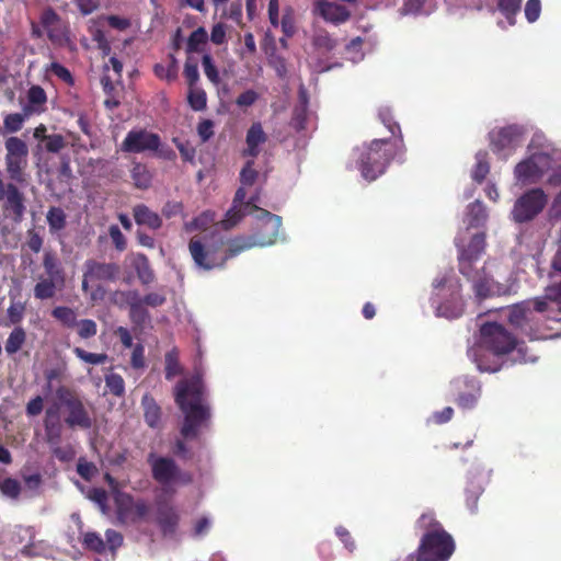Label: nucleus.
Returning <instances> with one entry per match:
<instances>
[{
    "mask_svg": "<svg viewBox=\"0 0 561 561\" xmlns=\"http://www.w3.org/2000/svg\"><path fill=\"white\" fill-rule=\"evenodd\" d=\"M21 484L16 479L13 478H5L0 483V491L3 495L12 499L18 500L21 494Z\"/></svg>",
    "mask_w": 561,
    "mask_h": 561,
    "instance_id": "obj_53",
    "label": "nucleus"
},
{
    "mask_svg": "<svg viewBox=\"0 0 561 561\" xmlns=\"http://www.w3.org/2000/svg\"><path fill=\"white\" fill-rule=\"evenodd\" d=\"M28 115L30 114H26L25 112L23 114L22 113L8 114L3 119V126H4L5 130L9 133H16V131L21 130L23 127V123Z\"/></svg>",
    "mask_w": 561,
    "mask_h": 561,
    "instance_id": "obj_52",
    "label": "nucleus"
},
{
    "mask_svg": "<svg viewBox=\"0 0 561 561\" xmlns=\"http://www.w3.org/2000/svg\"><path fill=\"white\" fill-rule=\"evenodd\" d=\"M527 152H545L547 156H554L561 159V151L556 149L541 131H536L527 147Z\"/></svg>",
    "mask_w": 561,
    "mask_h": 561,
    "instance_id": "obj_26",
    "label": "nucleus"
},
{
    "mask_svg": "<svg viewBox=\"0 0 561 561\" xmlns=\"http://www.w3.org/2000/svg\"><path fill=\"white\" fill-rule=\"evenodd\" d=\"M489 214L485 205L477 199L466 210V221L471 227H482L488 220Z\"/></svg>",
    "mask_w": 561,
    "mask_h": 561,
    "instance_id": "obj_27",
    "label": "nucleus"
},
{
    "mask_svg": "<svg viewBox=\"0 0 561 561\" xmlns=\"http://www.w3.org/2000/svg\"><path fill=\"white\" fill-rule=\"evenodd\" d=\"M4 147L5 154V169L11 180L22 183L25 181L24 168L27 164L28 148L24 140L19 137H9Z\"/></svg>",
    "mask_w": 561,
    "mask_h": 561,
    "instance_id": "obj_14",
    "label": "nucleus"
},
{
    "mask_svg": "<svg viewBox=\"0 0 561 561\" xmlns=\"http://www.w3.org/2000/svg\"><path fill=\"white\" fill-rule=\"evenodd\" d=\"M522 0H497V10L505 18L507 25L515 24V18L520 11Z\"/></svg>",
    "mask_w": 561,
    "mask_h": 561,
    "instance_id": "obj_35",
    "label": "nucleus"
},
{
    "mask_svg": "<svg viewBox=\"0 0 561 561\" xmlns=\"http://www.w3.org/2000/svg\"><path fill=\"white\" fill-rule=\"evenodd\" d=\"M526 134L524 125L494 127L489 131V146L494 154L506 160L523 145Z\"/></svg>",
    "mask_w": 561,
    "mask_h": 561,
    "instance_id": "obj_9",
    "label": "nucleus"
},
{
    "mask_svg": "<svg viewBox=\"0 0 561 561\" xmlns=\"http://www.w3.org/2000/svg\"><path fill=\"white\" fill-rule=\"evenodd\" d=\"M134 267L142 285H149L154 280V273L147 255L138 254Z\"/></svg>",
    "mask_w": 561,
    "mask_h": 561,
    "instance_id": "obj_34",
    "label": "nucleus"
},
{
    "mask_svg": "<svg viewBox=\"0 0 561 561\" xmlns=\"http://www.w3.org/2000/svg\"><path fill=\"white\" fill-rule=\"evenodd\" d=\"M207 41L208 34L205 27H197L187 38L186 53L192 54L203 51V46L207 43Z\"/></svg>",
    "mask_w": 561,
    "mask_h": 561,
    "instance_id": "obj_37",
    "label": "nucleus"
},
{
    "mask_svg": "<svg viewBox=\"0 0 561 561\" xmlns=\"http://www.w3.org/2000/svg\"><path fill=\"white\" fill-rule=\"evenodd\" d=\"M26 341V332L22 327L14 328L5 341V352L9 355L18 353Z\"/></svg>",
    "mask_w": 561,
    "mask_h": 561,
    "instance_id": "obj_36",
    "label": "nucleus"
},
{
    "mask_svg": "<svg viewBox=\"0 0 561 561\" xmlns=\"http://www.w3.org/2000/svg\"><path fill=\"white\" fill-rule=\"evenodd\" d=\"M153 72L157 78L161 80H165L167 82H173L178 78L179 66L178 60L174 55H169V64L165 66L163 64H156L153 67Z\"/></svg>",
    "mask_w": 561,
    "mask_h": 561,
    "instance_id": "obj_32",
    "label": "nucleus"
},
{
    "mask_svg": "<svg viewBox=\"0 0 561 561\" xmlns=\"http://www.w3.org/2000/svg\"><path fill=\"white\" fill-rule=\"evenodd\" d=\"M130 178L136 188L148 190L152 183V173L145 163L134 162Z\"/></svg>",
    "mask_w": 561,
    "mask_h": 561,
    "instance_id": "obj_28",
    "label": "nucleus"
},
{
    "mask_svg": "<svg viewBox=\"0 0 561 561\" xmlns=\"http://www.w3.org/2000/svg\"><path fill=\"white\" fill-rule=\"evenodd\" d=\"M147 461L151 467L153 480L161 485L170 484L179 477L180 469L170 457L157 456L154 453H150Z\"/></svg>",
    "mask_w": 561,
    "mask_h": 561,
    "instance_id": "obj_17",
    "label": "nucleus"
},
{
    "mask_svg": "<svg viewBox=\"0 0 561 561\" xmlns=\"http://www.w3.org/2000/svg\"><path fill=\"white\" fill-rule=\"evenodd\" d=\"M481 342L477 347H470L468 350V356L477 363L479 370L481 371H496L499 367H492L483 362V350L490 351L496 356L505 355L513 352V360L515 363L525 364L533 363L536 357L533 355H526V347L519 344L516 339L499 323H485L480 329Z\"/></svg>",
    "mask_w": 561,
    "mask_h": 561,
    "instance_id": "obj_2",
    "label": "nucleus"
},
{
    "mask_svg": "<svg viewBox=\"0 0 561 561\" xmlns=\"http://www.w3.org/2000/svg\"><path fill=\"white\" fill-rule=\"evenodd\" d=\"M206 389L203 377L195 373L191 378L181 379L174 388V400L184 419L181 435L185 439H195L210 423V407L205 403Z\"/></svg>",
    "mask_w": 561,
    "mask_h": 561,
    "instance_id": "obj_1",
    "label": "nucleus"
},
{
    "mask_svg": "<svg viewBox=\"0 0 561 561\" xmlns=\"http://www.w3.org/2000/svg\"><path fill=\"white\" fill-rule=\"evenodd\" d=\"M547 308V301L540 298L516 304L510 309L508 321L530 340L547 339L548 336L538 328L539 319L537 318V312L541 313L546 311Z\"/></svg>",
    "mask_w": 561,
    "mask_h": 561,
    "instance_id": "obj_4",
    "label": "nucleus"
},
{
    "mask_svg": "<svg viewBox=\"0 0 561 561\" xmlns=\"http://www.w3.org/2000/svg\"><path fill=\"white\" fill-rule=\"evenodd\" d=\"M267 141V135L263 130L262 124L253 123L247 131L245 144L247 148L242 150V157H250L252 159L260 154V146Z\"/></svg>",
    "mask_w": 561,
    "mask_h": 561,
    "instance_id": "obj_22",
    "label": "nucleus"
},
{
    "mask_svg": "<svg viewBox=\"0 0 561 561\" xmlns=\"http://www.w3.org/2000/svg\"><path fill=\"white\" fill-rule=\"evenodd\" d=\"M202 65L207 79L214 84H218L220 81L219 72L214 64L213 57L209 54H205L203 56Z\"/></svg>",
    "mask_w": 561,
    "mask_h": 561,
    "instance_id": "obj_56",
    "label": "nucleus"
},
{
    "mask_svg": "<svg viewBox=\"0 0 561 561\" xmlns=\"http://www.w3.org/2000/svg\"><path fill=\"white\" fill-rule=\"evenodd\" d=\"M472 288L479 298H485L491 295L505 294L506 290H502L492 279L480 278L473 282Z\"/></svg>",
    "mask_w": 561,
    "mask_h": 561,
    "instance_id": "obj_39",
    "label": "nucleus"
},
{
    "mask_svg": "<svg viewBox=\"0 0 561 561\" xmlns=\"http://www.w3.org/2000/svg\"><path fill=\"white\" fill-rule=\"evenodd\" d=\"M43 267L47 277L39 278L34 286V296L39 300L51 299L58 290L65 287L66 283V273L56 252L45 251Z\"/></svg>",
    "mask_w": 561,
    "mask_h": 561,
    "instance_id": "obj_7",
    "label": "nucleus"
},
{
    "mask_svg": "<svg viewBox=\"0 0 561 561\" xmlns=\"http://www.w3.org/2000/svg\"><path fill=\"white\" fill-rule=\"evenodd\" d=\"M187 102L192 110L204 111L207 106L206 92L197 85L188 87Z\"/></svg>",
    "mask_w": 561,
    "mask_h": 561,
    "instance_id": "obj_43",
    "label": "nucleus"
},
{
    "mask_svg": "<svg viewBox=\"0 0 561 561\" xmlns=\"http://www.w3.org/2000/svg\"><path fill=\"white\" fill-rule=\"evenodd\" d=\"M108 234L111 237V240L115 247V249L119 252H123L127 248V240L123 232L121 231L119 227L116 225H112L108 228Z\"/></svg>",
    "mask_w": 561,
    "mask_h": 561,
    "instance_id": "obj_59",
    "label": "nucleus"
},
{
    "mask_svg": "<svg viewBox=\"0 0 561 561\" xmlns=\"http://www.w3.org/2000/svg\"><path fill=\"white\" fill-rule=\"evenodd\" d=\"M49 70L59 79H61L64 82L68 84L73 83V77L71 72L61 64L59 62H51Z\"/></svg>",
    "mask_w": 561,
    "mask_h": 561,
    "instance_id": "obj_64",
    "label": "nucleus"
},
{
    "mask_svg": "<svg viewBox=\"0 0 561 561\" xmlns=\"http://www.w3.org/2000/svg\"><path fill=\"white\" fill-rule=\"evenodd\" d=\"M51 316L67 329H73L78 322L77 312L70 307H55L51 310Z\"/></svg>",
    "mask_w": 561,
    "mask_h": 561,
    "instance_id": "obj_40",
    "label": "nucleus"
},
{
    "mask_svg": "<svg viewBox=\"0 0 561 561\" xmlns=\"http://www.w3.org/2000/svg\"><path fill=\"white\" fill-rule=\"evenodd\" d=\"M130 366L134 369H142L146 366L145 347L138 343L134 346L130 357Z\"/></svg>",
    "mask_w": 561,
    "mask_h": 561,
    "instance_id": "obj_61",
    "label": "nucleus"
},
{
    "mask_svg": "<svg viewBox=\"0 0 561 561\" xmlns=\"http://www.w3.org/2000/svg\"><path fill=\"white\" fill-rule=\"evenodd\" d=\"M105 387L108 392L115 397L125 394V381L119 374L111 373L105 376Z\"/></svg>",
    "mask_w": 561,
    "mask_h": 561,
    "instance_id": "obj_45",
    "label": "nucleus"
},
{
    "mask_svg": "<svg viewBox=\"0 0 561 561\" xmlns=\"http://www.w3.org/2000/svg\"><path fill=\"white\" fill-rule=\"evenodd\" d=\"M485 247V236L483 232H479L472 236L470 242L463 250L461 259L466 261H473L478 259Z\"/></svg>",
    "mask_w": 561,
    "mask_h": 561,
    "instance_id": "obj_33",
    "label": "nucleus"
},
{
    "mask_svg": "<svg viewBox=\"0 0 561 561\" xmlns=\"http://www.w3.org/2000/svg\"><path fill=\"white\" fill-rule=\"evenodd\" d=\"M225 242L220 236L193 237L188 242V251L195 265L204 271L222 268L227 257H224Z\"/></svg>",
    "mask_w": 561,
    "mask_h": 561,
    "instance_id": "obj_5",
    "label": "nucleus"
},
{
    "mask_svg": "<svg viewBox=\"0 0 561 561\" xmlns=\"http://www.w3.org/2000/svg\"><path fill=\"white\" fill-rule=\"evenodd\" d=\"M141 405L146 423L152 428L157 427L161 419V409L156 400L151 396L145 394L141 399Z\"/></svg>",
    "mask_w": 561,
    "mask_h": 561,
    "instance_id": "obj_30",
    "label": "nucleus"
},
{
    "mask_svg": "<svg viewBox=\"0 0 561 561\" xmlns=\"http://www.w3.org/2000/svg\"><path fill=\"white\" fill-rule=\"evenodd\" d=\"M50 232H58L66 228L67 216L62 208L51 206L46 215Z\"/></svg>",
    "mask_w": 561,
    "mask_h": 561,
    "instance_id": "obj_38",
    "label": "nucleus"
},
{
    "mask_svg": "<svg viewBox=\"0 0 561 561\" xmlns=\"http://www.w3.org/2000/svg\"><path fill=\"white\" fill-rule=\"evenodd\" d=\"M257 245L253 236L250 237H236L228 242V248L225 251L224 257H227V261L240 254L241 252L249 250L253 247Z\"/></svg>",
    "mask_w": 561,
    "mask_h": 561,
    "instance_id": "obj_31",
    "label": "nucleus"
},
{
    "mask_svg": "<svg viewBox=\"0 0 561 561\" xmlns=\"http://www.w3.org/2000/svg\"><path fill=\"white\" fill-rule=\"evenodd\" d=\"M248 214L250 213L247 208L232 204L227 210L225 218L220 221V226L225 230H229L237 226Z\"/></svg>",
    "mask_w": 561,
    "mask_h": 561,
    "instance_id": "obj_41",
    "label": "nucleus"
},
{
    "mask_svg": "<svg viewBox=\"0 0 561 561\" xmlns=\"http://www.w3.org/2000/svg\"><path fill=\"white\" fill-rule=\"evenodd\" d=\"M257 218L260 220V225L253 234L257 245L266 247L275 243L282 227V217L272 214L266 209H260V215H257Z\"/></svg>",
    "mask_w": 561,
    "mask_h": 561,
    "instance_id": "obj_16",
    "label": "nucleus"
},
{
    "mask_svg": "<svg viewBox=\"0 0 561 561\" xmlns=\"http://www.w3.org/2000/svg\"><path fill=\"white\" fill-rule=\"evenodd\" d=\"M56 394L60 404L66 409L67 416L65 417V423L69 427L88 430L92 426V419L83 401L75 391L60 387L57 389Z\"/></svg>",
    "mask_w": 561,
    "mask_h": 561,
    "instance_id": "obj_13",
    "label": "nucleus"
},
{
    "mask_svg": "<svg viewBox=\"0 0 561 561\" xmlns=\"http://www.w3.org/2000/svg\"><path fill=\"white\" fill-rule=\"evenodd\" d=\"M282 32L286 37H293L296 33L295 11L291 7H286L279 21Z\"/></svg>",
    "mask_w": 561,
    "mask_h": 561,
    "instance_id": "obj_48",
    "label": "nucleus"
},
{
    "mask_svg": "<svg viewBox=\"0 0 561 561\" xmlns=\"http://www.w3.org/2000/svg\"><path fill=\"white\" fill-rule=\"evenodd\" d=\"M490 158L486 150H479L474 154V163L470 170V176L473 182L481 184L490 173Z\"/></svg>",
    "mask_w": 561,
    "mask_h": 561,
    "instance_id": "obj_25",
    "label": "nucleus"
},
{
    "mask_svg": "<svg viewBox=\"0 0 561 561\" xmlns=\"http://www.w3.org/2000/svg\"><path fill=\"white\" fill-rule=\"evenodd\" d=\"M490 473L481 465L474 466L468 473V485L466 488L467 506L471 512L477 507V501L483 491L484 484L489 481Z\"/></svg>",
    "mask_w": 561,
    "mask_h": 561,
    "instance_id": "obj_18",
    "label": "nucleus"
},
{
    "mask_svg": "<svg viewBox=\"0 0 561 561\" xmlns=\"http://www.w3.org/2000/svg\"><path fill=\"white\" fill-rule=\"evenodd\" d=\"M307 118L308 107L307 102L305 101L294 108L293 116L290 119V126L297 131L304 130L306 128Z\"/></svg>",
    "mask_w": 561,
    "mask_h": 561,
    "instance_id": "obj_47",
    "label": "nucleus"
},
{
    "mask_svg": "<svg viewBox=\"0 0 561 561\" xmlns=\"http://www.w3.org/2000/svg\"><path fill=\"white\" fill-rule=\"evenodd\" d=\"M84 271L87 277L93 278L94 282H115L121 273V267L117 263L89 259L84 262Z\"/></svg>",
    "mask_w": 561,
    "mask_h": 561,
    "instance_id": "obj_19",
    "label": "nucleus"
},
{
    "mask_svg": "<svg viewBox=\"0 0 561 561\" xmlns=\"http://www.w3.org/2000/svg\"><path fill=\"white\" fill-rule=\"evenodd\" d=\"M116 517L121 524L136 525L145 520L150 511L151 505L144 499H135L126 492H117L114 496Z\"/></svg>",
    "mask_w": 561,
    "mask_h": 561,
    "instance_id": "obj_12",
    "label": "nucleus"
},
{
    "mask_svg": "<svg viewBox=\"0 0 561 561\" xmlns=\"http://www.w3.org/2000/svg\"><path fill=\"white\" fill-rule=\"evenodd\" d=\"M183 75L188 87H194L199 80L198 66L196 61H192L190 58L185 61Z\"/></svg>",
    "mask_w": 561,
    "mask_h": 561,
    "instance_id": "obj_57",
    "label": "nucleus"
},
{
    "mask_svg": "<svg viewBox=\"0 0 561 561\" xmlns=\"http://www.w3.org/2000/svg\"><path fill=\"white\" fill-rule=\"evenodd\" d=\"M145 306V302L139 298V300L129 308V317L133 322L140 324L148 318L149 314Z\"/></svg>",
    "mask_w": 561,
    "mask_h": 561,
    "instance_id": "obj_58",
    "label": "nucleus"
},
{
    "mask_svg": "<svg viewBox=\"0 0 561 561\" xmlns=\"http://www.w3.org/2000/svg\"><path fill=\"white\" fill-rule=\"evenodd\" d=\"M0 201H4L2 205L4 218L14 224L22 222L26 211L25 196L15 184H4L0 179Z\"/></svg>",
    "mask_w": 561,
    "mask_h": 561,
    "instance_id": "obj_15",
    "label": "nucleus"
},
{
    "mask_svg": "<svg viewBox=\"0 0 561 561\" xmlns=\"http://www.w3.org/2000/svg\"><path fill=\"white\" fill-rule=\"evenodd\" d=\"M139 293L137 290H116L113 294V302L119 308L128 306L129 308L139 300Z\"/></svg>",
    "mask_w": 561,
    "mask_h": 561,
    "instance_id": "obj_46",
    "label": "nucleus"
},
{
    "mask_svg": "<svg viewBox=\"0 0 561 561\" xmlns=\"http://www.w3.org/2000/svg\"><path fill=\"white\" fill-rule=\"evenodd\" d=\"M541 12L540 0H528L525 5V18L529 23L536 22Z\"/></svg>",
    "mask_w": 561,
    "mask_h": 561,
    "instance_id": "obj_62",
    "label": "nucleus"
},
{
    "mask_svg": "<svg viewBox=\"0 0 561 561\" xmlns=\"http://www.w3.org/2000/svg\"><path fill=\"white\" fill-rule=\"evenodd\" d=\"M72 352L79 359L91 365L104 364L108 358L105 353H90L81 347H75Z\"/></svg>",
    "mask_w": 561,
    "mask_h": 561,
    "instance_id": "obj_49",
    "label": "nucleus"
},
{
    "mask_svg": "<svg viewBox=\"0 0 561 561\" xmlns=\"http://www.w3.org/2000/svg\"><path fill=\"white\" fill-rule=\"evenodd\" d=\"M7 312L10 322L12 324H19L23 320L25 306L22 302L11 304Z\"/></svg>",
    "mask_w": 561,
    "mask_h": 561,
    "instance_id": "obj_63",
    "label": "nucleus"
},
{
    "mask_svg": "<svg viewBox=\"0 0 561 561\" xmlns=\"http://www.w3.org/2000/svg\"><path fill=\"white\" fill-rule=\"evenodd\" d=\"M121 150L127 153L154 152L165 160H173L176 157L173 149L162 145L158 134L144 128L129 130L121 145Z\"/></svg>",
    "mask_w": 561,
    "mask_h": 561,
    "instance_id": "obj_6",
    "label": "nucleus"
},
{
    "mask_svg": "<svg viewBox=\"0 0 561 561\" xmlns=\"http://www.w3.org/2000/svg\"><path fill=\"white\" fill-rule=\"evenodd\" d=\"M466 387L468 391L458 398V405L471 408L477 403L480 397V385L476 379H469L466 381Z\"/></svg>",
    "mask_w": 561,
    "mask_h": 561,
    "instance_id": "obj_42",
    "label": "nucleus"
},
{
    "mask_svg": "<svg viewBox=\"0 0 561 561\" xmlns=\"http://www.w3.org/2000/svg\"><path fill=\"white\" fill-rule=\"evenodd\" d=\"M165 378L171 380L176 375L182 373L176 351H171L165 354Z\"/></svg>",
    "mask_w": 561,
    "mask_h": 561,
    "instance_id": "obj_51",
    "label": "nucleus"
},
{
    "mask_svg": "<svg viewBox=\"0 0 561 561\" xmlns=\"http://www.w3.org/2000/svg\"><path fill=\"white\" fill-rule=\"evenodd\" d=\"M45 439L49 446L59 445L61 442V425L56 409L49 408L46 410V417L44 420Z\"/></svg>",
    "mask_w": 561,
    "mask_h": 561,
    "instance_id": "obj_23",
    "label": "nucleus"
},
{
    "mask_svg": "<svg viewBox=\"0 0 561 561\" xmlns=\"http://www.w3.org/2000/svg\"><path fill=\"white\" fill-rule=\"evenodd\" d=\"M312 45L316 49L330 53L336 47V41L325 30H319L312 37Z\"/></svg>",
    "mask_w": 561,
    "mask_h": 561,
    "instance_id": "obj_44",
    "label": "nucleus"
},
{
    "mask_svg": "<svg viewBox=\"0 0 561 561\" xmlns=\"http://www.w3.org/2000/svg\"><path fill=\"white\" fill-rule=\"evenodd\" d=\"M417 525L425 529L415 552L410 553L404 561H448L454 552V539L446 533L431 514H423Z\"/></svg>",
    "mask_w": 561,
    "mask_h": 561,
    "instance_id": "obj_3",
    "label": "nucleus"
},
{
    "mask_svg": "<svg viewBox=\"0 0 561 561\" xmlns=\"http://www.w3.org/2000/svg\"><path fill=\"white\" fill-rule=\"evenodd\" d=\"M388 142V139H374L359 154L358 169L367 181H375L383 174L392 160V152L385 148Z\"/></svg>",
    "mask_w": 561,
    "mask_h": 561,
    "instance_id": "obj_8",
    "label": "nucleus"
},
{
    "mask_svg": "<svg viewBox=\"0 0 561 561\" xmlns=\"http://www.w3.org/2000/svg\"><path fill=\"white\" fill-rule=\"evenodd\" d=\"M83 546L96 553H103L105 551V542L102 537L93 531H89L83 536Z\"/></svg>",
    "mask_w": 561,
    "mask_h": 561,
    "instance_id": "obj_54",
    "label": "nucleus"
},
{
    "mask_svg": "<svg viewBox=\"0 0 561 561\" xmlns=\"http://www.w3.org/2000/svg\"><path fill=\"white\" fill-rule=\"evenodd\" d=\"M77 334L82 340L94 337L98 333V324L92 319H82L77 322Z\"/></svg>",
    "mask_w": 561,
    "mask_h": 561,
    "instance_id": "obj_50",
    "label": "nucleus"
},
{
    "mask_svg": "<svg viewBox=\"0 0 561 561\" xmlns=\"http://www.w3.org/2000/svg\"><path fill=\"white\" fill-rule=\"evenodd\" d=\"M46 102L47 95L45 90L41 85H32L27 91V105L23 107V112L26 114L41 112Z\"/></svg>",
    "mask_w": 561,
    "mask_h": 561,
    "instance_id": "obj_29",
    "label": "nucleus"
},
{
    "mask_svg": "<svg viewBox=\"0 0 561 561\" xmlns=\"http://www.w3.org/2000/svg\"><path fill=\"white\" fill-rule=\"evenodd\" d=\"M133 216L138 226H146L152 230H157L162 226L161 217L145 204L134 206Z\"/></svg>",
    "mask_w": 561,
    "mask_h": 561,
    "instance_id": "obj_24",
    "label": "nucleus"
},
{
    "mask_svg": "<svg viewBox=\"0 0 561 561\" xmlns=\"http://www.w3.org/2000/svg\"><path fill=\"white\" fill-rule=\"evenodd\" d=\"M259 172L254 169V160H248L240 172V182L244 186H251L255 183Z\"/></svg>",
    "mask_w": 561,
    "mask_h": 561,
    "instance_id": "obj_55",
    "label": "nucleus"
},
{
    "mask_svg": "<svg viewBox=\"0 0 561 561\" xmlns=\"http://www.w3.org/2000/svg\"><path fill=\"white\" fill-rule=\"evenodd\" d=\"M548 195L542 188L534 187L516 198L510 213V218L516 224H527L534 220L547 206Z\"/></svg>",
    "mask_w": 561,
    "mask_h": 561,
    "instance_id": "obj_11",
    "label": "nucleus"
},
{
    "mask_svg": "<svg viewBox=\"0 0 561 561\" xmlns=\"http://www.w3.org/2000/svg\"><path fill=\"white\" fill-rule=\"evenodd\" d=\"M561 161L558 157L547 156L545 152H533L519 161L514 168V178L517 184H537L549 174L553 164Z\"/></svg>",
    "mask_w": 561,
    "mask_h": 561,
    "instance_id": "obj_10",
    "label": "nucleus"
},
{
    "mask_svg": "<svg viewBox=\"0 0 561 561\" xmlns=\"http://www.w3.org/2000/svg\"><path fill=\"white\" fill-rule=\"evenodd\" d=\"M156 523L164 537L175 535L180 515L176 508L169 503H159L157 507Z\"/></svg>",
    "mask_w": 561,
    "mask_h": 561,
    "instance_id": "obj_21",
    "label": "nucleus"
},
{
    "mask_svg": "<svg viewBox=\"0 0 561 561\" xmlns=\"http://www.w3.org/2000/svg\"><path fill=\"white\" fill-rule=\"evenodd\" d=\"M44 142L45 149L51 153L59 152L66 146L65 138L59 134L48 135Z\"/></svg>",
    "mask_w": 561,
    "mask_h": 561,
    "instance_id": "obj_60",
    "label": "nucleus"
},
{
    "mask_svg": "<svg viewBox=\"0 0 561 561\" xmlns=\"http://www.w3.org/2000/svg\"><path fill=\"white\" fill-rule=\"evenodd\" d=\"M313 13L333 24L344 23L351 18V12L344 5L328 0H316Z\"/></svg>",
    "mask_w": 561,
    "mask_h": 561,
    "instance_id": "obj_20",
    "label": "nucleus"
}]
</instances>
